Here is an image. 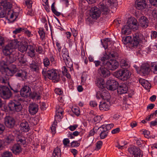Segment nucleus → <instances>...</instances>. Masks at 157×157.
<instances>
[{"label": "nucleus", "mask_w": 157, "mask_h": 157, "mask_svg": "<svg viewBox=\"0 0 157 157\" xmlns=\"http://www.w3.org/2000/svg\"><path fill=\"white\" fill-rule=\"evenodd\" d=\"M62 52V56L66 64L69 67H72L73 66L72 63L71 61H70V59L67 48H63Z\"/></svg>", "instance_id": "nucleus-11"}, {"label": "nucleus", "mask_w": 157, "mask_h": 157, "mask_svg": "<svg viewBox=\"0 0 157 157\" xmlns=\"http://www.w3.org/2000/svg\"><path fill=\"white\" fill-rule=\"evenodd\" d=\"M98 72L101 77L106 78L110 75V71L105 66H101L98 69Z\"/></svg>", "instance_id": "nucleus-14"}, {"label": "nucleus", "mask_w": 157, "mask_h": 157, "mask_svg": "<svg viewBox=\"0 0 157 157\" xmlns=\"http://www.w3.org/2000/svg\"><path fill=\"white\" fill-rule=\"evenodd\" d=\"M39 65L37 63L33 60L32 63L30 64L29 67L32 71L38 72L39 70Z\"/></svg>", "instance_id": "nucleus-31"}, {"label": "nucleus", "mask_w": 157, "mask_h": 157, "mask_svg": "<svg viewBox=\"0 0 157 157\" xmlns=\"http://www.w3.org/2000/svg\"><path fill=\"white\" fill-rule=\"evenodd\" d=\"M20 43L16 39L12 40L2 50L3 54L5 56H7L12 53V52L13 51H16L14 49L18 47Z\"/></svg>", "instance_id": "nucleus-5"}, {"label": "nucleus", "mask_w": 157, "mask_h": 157, "mask_svg": "<svg viewBox=\"0 0 157 157\" xmlns=\"http://www.w3.org/2000/svg\"><path fill=\"white\" fill-rule=\"evenodd\" d=\"M4 120L5 124L7 127L12 128L14 126L15 121L13 118L7 117L5 118Z\"/></svg>", "instance_id": "nucleus-20"}, {"label": "nucleus", "mask_w": 157, "mask_h": 157, "mask_svg": "<svg viewBox=\"0 0 157 157\" xmlns=\"http://www.w3.org/2000/svg\"><path fill=\"white\" fill-rule=\"evenodd\" d=\"M21 130L24 132H28L29 129V127L28 122L25 121L22 122L20 124Z\"/></svg>", "instance_id": "nucleus-28"}, {"label": "nucleus", "mask_w": 157, "mask_h": 157, "mask_svg": "<svg viewBox=\"0 0 157 157\" xmlns=\"http://www.w3.org/2000/svg\"><path fill=\"white\" fill-rule=\"evenodd\" d=\"M139 82L146 89H150L151 87V84L144 79H140L139 80Z\"/></svg>", "instance_id": "nucleus-30"}, {"label": "nucleus", "mask_w": 157, "mask_h": 157, "mask_svg": "<svg viewBox=\"0 0 157 157\" xmlns=\"http://www.w3.org/2000/svg\"><path fill=\"white\" fill-rule=\"evenodd\" d=\"M22 99L21 98L10 101L8 104V106L10 111L13 112H19L23 108L21 103Z\"/></svg>", "instance_id": "nucleus-4"}, {"label": "nucleus", "mask_w": 157, "mask_h": 157, "mask_svg": "<svg viewBox=\"0 0 157 157\" xmlns=\"http://www.w3.org/2000/svg\"><path fill=\"white\" fill-rule=\"evenodd\" d=\"M128 151L132 154V157H142V155L139 148H128Z\"/></svg>", "instance_id": "nucleus-18"}, {"label": "nucleus", "mask_w": 157, "mask_h": 157, "mask_svg": "<svg viewBox=\"0 0 157 157\" xmlns=\"http://www.w3.org/2000/svg\"><path fill=\"white\" fill-rule=\"evenodd\" d=\"M73 113L77 116H78L79 114V110L78 109L74 108L72 109Z\"/></svg>", "instance_id": "nucleus-62"}, {"label": "nucleus", "mask_w": 157, "mask_h": 157, "mask_svg": "<svg viewBox=\"0 0 157 157\" xmlns=\"http://www.w3.org/2000/svg\"><path fill=\"white\" fill-rule=\"evenodd\" d=\"M16 66L13 65L10 67H2L1 71L2 74L8 76H12L17 72L15 75L17 77L25 78L27 76V72L22 70L17 71Z\"/></svg>", "instance_id": "nucleus-2"}, {"label": "nucleus", "mask_w": 157, "mask_h": 157, "mask_svg": "<svg viewBox=\"0 0 157 157\" xmlns=\"http://www.w3.org/2000/svg\"><path fill=\"white\" fill-rule=\"evenodd\" d=\"M108 135V132H101L100 134V137L101 139H104Z\"/></svg>", "instance_id": "nucleus-55"}, {"label": "nucleus", "mask_w": 157, "mask_h": 157, "mask_svg": "<svg viewBox=\"0 0 157 157\" xmlns=\"http://www.w3.org/2000/svg\"><path fill=\"white\" fill-rule=\"evenodd\" d=\"M56 124L57 123H55V121H54L52 127H51V132L53 134H55L56 132V126L57 125Z\"/></svg>", "instance_id": "nucleus-45"}, {"label": "nucleus", "mask_w": 157, "mask_h": 157, "mask_svg": "<svg viewBox=\"0 0 157 157\" xmlns=\"http://www.w3.org/2000/svg\"><path fill=\"white\" fill-rule=\"evenodd\" d=\"M106 3L107 4L108 6H109V7L111 8L114 7V3L112 2L111 0H107V2Z\"/></svg>", "instance_id": "nucleus-56"}, {"label": "nucleus", "mask_w": 157, "mask_h": 157, "mask_svg": "<svg viewBox=\"0 0 157 157\" xmlns=\"http://www.w3.org/2000/svg\"><path fill=\"white\" fill-rule=\"evenodd\" d=\"M150 3L153 6L157 7V0H149Z\"/></svg>", "instance_id": "nucleus-61"}, {"label": "nucleus", "mask_w": 157, "mask_h": 157, "mask_svg": "<svg viewBox=\"0 0 157 157\" xmlns=\"http://www.w3.org/2000/svg\"><path fill=\"white\" fill-rule=\"evenodd\" d=\"M78 127V125L77 124H75L73 125L70 126L68 128L71 131H73L75 130Z\"/></svg>", "instance_id": "nucleus-58"}, {"label": "nucleus", "mask_w": 157, "mask_h": 157, "mask_svg": "<svg viewBox=\"0 0 157 157\" xmlns=\"http://www.w3.org/2000/svg\"><path fill=\"white\" fill-rule=\"evenodd\" d=\"M13 132L16 136V140L17 143L13 147H20L26 143V141L25 137L22 136L20 132L17 130L13 131Z\"/></svg>", "instance_id": "nucleus-7"}, {"label": "nucleus", "mask_w": 157, "mask_h": 157, "mask_svg": "<svg viewBox=\"0 0 157 157\" xmlns=\"http://www.w3.org/2000/svg\"><path fill=\"white\" fill-rule=\"evenodd\" d=\"M80 144L77 141H73L71 143V145L72 147H78Z\"/></svg>", "instance_id": "nucleus-53"}, {"label": "nucleus", "mask_w": 157, "mask_h": 157, "mask_svg": "<svg viewBox=\"0 0 157 157\" xmlns=\"http://www.w3.org/2000/svg\"><path fill=\"white\" fill-rule=\"evenodd\" d=\"M119 65V62L114 59L108 61L104 64V66L109 71L115 70L118 68Z\"/></svg>", "instance_id": "nucleus-10"}, {"label": "nucleus", "mask_w": 157, "mask_h": 157, "mask_svg": "<svg viewBox=\"0 0 157 157\" xmlns=\"http://www.w3.org/2000/svg\"><path fill=\"white\" fill-rule=\"evenodd\" d=\"M20 43L18 45V50L21 52L24 53V52L27 51V48H28V45L26 43L24 44L21 43V42H19Z\"/></svg>", "instance_id": "nucleus-32"}, {"label": "nucleus", "mask_w": 157, "mask_h": 157, "mask_svg": "<svg viewBox=\"0 0 157 157\" xmlns=\"http://www.w3.org/2000/svg\"><path fill=\"white\" fill-rule=\"evenodd\" d=\"M101 13V11L99 9L96 7H94L91 9L90 15L92 18L96 19L100 16Z\"/></svg>", "instance_id": "nucleus-15"}, {"label": "nucleus", "mask_w": 157, "mask_h": 157, "mask_svg": "<svg viewBox=\"0 0 157 157\" xmlns=\"http://www.w3.org/2000/svg\"><path fill=\"white\" fill-rule=\"evenodd\" d=\"M55 3H53L51 6V9L53 13L56 16H58L60 15V13L58 12L55 8Z\"/></svg>", "instance_id": "nucleus-42"}, {"label": "nucleus", "mask_w": 157, "mask_h": 157, "mask_svg": "<svg viewBox=\"0 0 157 157\" xmlns=\"http://www.w3.org/2000/svg\"><path fill=\"white\" fill-rule=\"evenodd\" d=\"M152 15L154 17H157V9L153 10L152 12Z\"/></svg>", "instance_id": "nucleus-64"}, {"label": "nucleus", "mask_w": 157, "mask_h": 157, "mask_svg": "<svg viewBox=\"0 0 157 157\" xmlns=\"http://www.w3.org/2000/svg\"><path fill=\"white\" fill-rule=\"evenodd\" d=\"M105 127L106 128V130H107L108 131L110 130L111 128H113V126L114 125L113 123L109 124H107L106 125H105Z\"/></svg>", "instance_id": "nucleus-54"}, {"label": "nucleus", "mask_w": 157, "mask_h": 157, "mask_svg": "<svg viewBox=\"0 0 157 157\" xmlns=\"http://www.w3.org/2000/svg\"><path fill=\"white\" fill-rule=\"evenodd\" d=\"M117 90L118 93L120 94L126 93L128 90V86L126 84H122L118 86Z\"/></svg>", "instance_id": "nucleus-25"}, {"label": "nucleus", "mask_w": 157, "mask_h": 157, "mask_svg": "<svg viewBox=\"0 0 157 157\" xmlns=\"http://www.w3.org/2000/svg\"><path fill=\"white\" fill-rule=\"evenodd\" d=\"M43 64L45 68H47V67L49 66L50 64V60L47 57H46L43 59Z\"/></svg>", "instance_id": "nucleus-43"}, {"label": "nucleus", "mask_w": 157, "mask_h": 157, "mask_svg": "<svg viewBox=\"0 0 157 157\" xmlns=\"http://www.w3.org/2000/svg\"><path fill=\"white\" fill-rule=\"evenodd\" d=\"M57 113H56L55 116V121L56 123H57V120L59 121L62 118V114L63 112V111H57Z\"/></svg>", "instance_id": "nucleus-35"}, {"label": "nucleus", "mask_w": 157, "mask_h": 157, "mask_svg": "<svg viewBox=\"0 0 157 157\" xmlns=\"http://www.w3.org/2000/svg\"><path fill=\"white\" fill-rule=\"evenodd\" d=\"M109 105L106 102H100L99 107L100 110L107 111L109 109Z\"/></svg>", "instance_id": "nucleus-33"}, {"label": "nucleus", "mask_w": 157, "mask_h": 157, "mask_svg": "<svg viewBox=\"0 0 157 157\" xmlns=\"http://www.w3.org/2000/svg\"><path fill=\"white\" fill-rule=\"evenodd\" d=\"M131 27L127 24L122 27L121 33L124 35H128L131 32Z\"/></svg>", "instance_id": "nucleus-29"}, {"label": "nucleus", "mask_w": 157, "mask_h": 157, "mask_svg": "<svg viewBox=\"0 0 157 157\" xmlns=\"http://www.w3.org/2000/svg\"><path fill=\"white\" fill-rule=\"evenodd\" d=\"M29 110V113L32 115H34L38 111V106L35 103H33L30 104Z\"/></svg>", "instance_id": "nucleus-23"}, {"label": "nucleus", "mask_w": 157, "mask_h": 157, "mask_svg": "<svg viewBox=\"0 0 157 157\" xmlns=\"http://www.w3.org/2000/svg\"><path fill=\"white\" fill-rule=\"evenodd\" d=\"M25 2L28 8H30L32 6V2L29 0H25Z\"/></svg>", "instance_id": "nucleus-50"}, {"label": "nucleus", "mask_w": 157, "mask_h": 157, "mask_svg": "<svg viewBox=\"0 0 157 157\" xmlns=\"http://www.w3.org/2000/svg\"><path fill=\"white\" fill-rule=\"evenodd\" d=\"M14 140V137L13 135L11 134L7 136L6 138L5 141L6 143L9 144L13 142Z\"/></svg>", "instance_id": "nucleus-39"}, {"label": "nucleus", "mask_w": 157, "mask_h": 157, "mask_svg": "<svg viewBox=\"0 0 157 157\" xmlns=\"http://www.w3.org/2000/svg\"><path fill=\"white\" fill-rule=\"evenodd\" d=\"M14 13L13 10L8 9L6 12L5 16H6L7 17L9 18L10 19L13 18L14 16Z\"/></svg>", "instance_id": "nucleus-37"}, {"label": "nucleus", "mask_w": 157, "mask_h": 157, "mask_svg": "<svg viewBox=\"0 0 157 157\" xmlns=\"http://www.w3.org/2000/svg\"><path fill=\"white\" fill-rule=\"evenodd\" d=\"M96 84L98 87L102 89L104 88L105 86L104 80L101 78L98 79Z\"/></svg>", "instance_id": "nucleus-34"}, {"label": "nucleus", "mask_w": 157, "mask_h": 157, "mask_svg": "<svg viewBox=\"0 0 157 157\" xmlns=\"http://www.w3.org/2000/svg\"><path fill=\"white\" fill-rule=\"evenodd\" d=\"M114 76L122 81H126L130 76L131 74L127 69L121 70L114 72Z\"/></svg>", "instance_id": "nucleus-6"}, {"label": "nucleus", "mask_w": 157, "mask_h": 157, "mask_svg": "<svg viewBox=\"0 0 157 157\" xmlns=\"http://www.w3.org/2000/svg\"><path fill=\"white\" fill-rule=\"evenodd\" d=\"M20 92L21 95L25 98L30 96L31 93L30 88L27 86H25L22 87Z\"/></svg>", "instance_id": "nucleus-19"}, {"label": "nucleus", "mask_w": 157, "mask_h": 157, "mask_svg": "<svg viewBox=\"0 0 157 157\" xmlns=\"http://www.w3.org/2000/svg\"><path fill=\"white\" fill-rule=\"evenodd\" d=\"M24 54H21L18 58L19 61L22 64H25L27 62L26 59L24 58Z\"/></svg>", "instance_id": "nucleus-40"}, {"label": "nucleus", "mask_w": 157, "mask_h": 157, "mask_svg": "<svg viewBox=\"0 0 157 157\" xmlns=\"http://www.w3.org/2000/svg\"><path fill=\"white\" fill-rule=\"evenodd\" d=\"M105 127V125L103 124V125H101L100 127L98 128V129H99L101 131V132H104V133H105V132L108 133V132H107L108 130H107L105 129L106 128Z\"/></svg>", "instance_id": "nucleus-46"}, {"label": "nucleus", "mask_w": 157, "mask_h": 157, "mask_svg": "<svg viewBox=\"0 0 157 157\" xmlns=\"http://www.w3.org/2000/svg\"><path fill=\"white\" fill-rule=\"evenodd\" d=\"M55 93L57 94L61 95L63 93V91L61 90L59 88H56L55 90Z\"/></svg>", "instance_id": "nucleus-59"}, {"label": "nucleus", "mask_w": 157, "mask_h": 157, "mask_svg": "<svg viewBox=\"0 0 157 157\" xmlns=\"http://www.w3.org/2000/svg\"><path fill=\"white\" fill-rule=\"evenodd\" d=\"M127 24L134 31L139 29L137 21L134 17H132L129 19L127 21Z\"/></svg>", "instance_id": "nucleus-17"}, {"label": "nucleus", "mask_w": 157, "mask_h": 157, "mask_svg": "<svg viewBox=\"0 0 157 157\" xmlns=\"http://www.w3.org/2000/svg\"><path fill=\"white\" fill-rule=\"evenodd\" d=\"M17 52L13 51L12 53H11L7 56L6 58V62L8 64H10L14 62L16 60Z\"/></svg>", "instance_id": "nucleus-21"}, {"label": "nucleus", "mask_w": 157, "mask_h": 157, "mask_svg": "<svg viewBox=\"0 0 157 157\" xmlns=\"http://www.w3.org/2000/svg\"><path fill=\"white\" fill-rule=\"evenodd\" d=\"M23 28H19L16 29L15 30L13 31V33L15 34H17L18 33H20L21 32H23Z\"/></svg>", "instance_id": "nucleus-52"}, {"label": "nucleus", "mask_w": 157, "mask_h": 157, "mask_svg": "<svg viewBox=\"0 0 157 157\" xmlns=\"http://www.w3.org/2000/svg\"><path fill=\"white\" fill-rule=\"evenodd\" d=\"M100 97L103 100H106L108 102L110 98L109 93L106 90H102L101 91H98L96 94V97L97 99H99Z\"/></svg>", "instance_id": "nucleus-12"}, {"label": "nucleus", "mask_w": 157, "mask_h": 157, "mask_svg": "<svg viewBox=\"0 0 157 157\" xmlns=\"http://www.w3.org/2000/svg\"><path fill=\"white\" fill-rule=\"evenodd\" d=\"M110 58H115L117 57V54L113 52H111L108 54Z\"/></svg>", "instance_id": "nucleus-49"}, {"label": "nucleus", "mask_w": 157, "mask_h": 157, "mask_svg": "<svg viewBox=\"0 0 157 157\" xmlns=\"http://www.w3.org/2000/svg\"><path fill=\"white\" fill-rule=\"evenodd\" d=\"M12 155L11 152L6 151L3 153L2 157H12Z\"/></svg>", "instance_id": "nucleus-47"}, {"label": "nucleus", "mask_w": 157, "mask_h": 157, "mask_svg": "<svg viewBox=\"0 0 157 157\" xmlns=\"http://www.w3.org/2000/svg\"><path fill=\"white\" fill-rule=\"evenodd\" d=\"M144 40V38L142 33H135L133 35V40L130 36H127L123 38L122 41L124 44H128L132 49L139 48V43Z\"/></svg>", "instance_id": "nucleus-1"}, {"label": "nucleus", "mask_w": 157, "mask_h": 157, "mask_svg": "<svg viewBox=\"0 0 157 157\" xmlns=\"http://www.w3.org/2000/svg\"><path fill=\"white\" fill-rule=\"evenodd\" d=\"M11 150L13 153L15 155H17L20 154L22 151L21 148H12Z\"/></svg>", "instance_id": "nucleus-41"}, {"label": "nucleus", "mask_w": 157, "mask_h": 157, "mask_svg": "<svg viewBox=\"0 0 157 157\" xmlns=\"http://www.w3.org/2000/svg\"><path fill=\"white\" fill-rule=\"evenodd\" d=\"M140 70L143 74L147 75L150 71L149 65L147 63L143 64L141 67Z\"/></svg>", "instance_id": "nucleus-26"}, {"label": "nucleus", "mask_w": 157, "mask_h": 157, "mask_svg": "<svg viewBox=\"0 0 157 157\" xmlns=\"http://www.w3.org/2000/svg\"><path fill=\"white\" fill-rule=\"evenodd\" d=\"M98 5V8L104 14H106L109 13V6H108L107 4H106V1L105 0L101 2Z\"/></svg>", "instance_id": "nucleus-16"}, {"label": "nucleus", "mask_w": 157, "mask_h": 157, "mask_svg": "<svg viewBox=\"0 0 157 157\" xmlns=\"http://www.w3.org/2000/svg\"><path fill=\"white\" fill-rule=\"evenodd\" d=\"M53 155L54 157H61V152L59 148H55L54 149Z\"/></svg>", "instance_id": "nucleus-36"}, {"label": "nucleus", "mask_w": 157, "mask_h": 157, "mask_svg": "<svg viewBox=\"0 0 157 157\" xmlns=\"http://www.w3.org/2000/svg\"><path fill=\"white\" fill-rule=\"evenodd\" d=\"M140 25L142 28H146L148 26L149 21L147 18L145 16H142L139 19Z\"/></svg>", "instance_id": "nucleus-24"}, {"label": "nucleus", "mask_w": 157, "mask_h": 157, "mask_svg": "<svg viewBox=\"0 0 157 157\" xmlns=\"http://www.w3.org/2000/svg\"><path fill=\"white\" fill-rule=\"evenodd\" d=\"M5 40L4 38L0 36V49L2 48L4 45Z\"/></svg>", "instance_id": "nucleus-48"}, {"label": "nucleus", "mask_w": 157, "mask_h": 157, "mask_svg": "<svg viewBox=\"0 0 157 157\" xmlns=\"http://www.w3.org/2000/svg\"><path fill=\"white\" fill-rule=\"evenodd\" d=\"M0 95L3 99H8L12 96V93L7 86H0Z\"/></svg>", "instance_id": "nucleus-8"}, {"label": "nucleus", "mask_w": 157, "mask_h": 157, "mask_svg": "<svg viewBox=\"0 0 157 157\" xmlns=\"http://www.w3.org/2000/svg\"><path fill=\"white\" fill-rule=\"evenodd\" d=\"M121 67L124 69H127L129 67V65L128 63L125 61H123L121 63Z\"/></svg>", "instance_id": "nucleus-44"}, {"label": "nucleus", "mask_w": 157, "mask_h": 157, "mask_svg": "<svg viewBox=\"0 0 157 157\" xmlns=\"http://www.w3.org/2000/svg\"><path fill=\"white\" fill-rule=\"evenodd\" d=\"M135 6L137 9L142 10L146 8L147 3L144 0H136L135 2Z\"/></svg>", "instance_id": "nucleus-22"}, {"label": "nucleus", "mask_w": 157, "mask_h": 157, "mask_svg": "<svg viewBox=\"0 0 157 157\" xmlns=\"http://www.w3.org/2000/svg\"><path fill=\"white\" fill-rule=\"evenodd\" d=\"M2 6L0 7V18L3 17L5 16L6 12L8 9L12 7L11 3L6 1H3L1 2Z\"/></svg>", "instance_id": "nucleus-9"}, {"label": "nucleus", "mask_w": 157, "mask_h": 157, "mask_svg": "<svg viewBox=\"0 0 157 157\" xmlns=\"http://www.w3.org/2000/svg\"><path fill=\"white\" fill-rule=\"evenodd\" d=\"M118 84V82L114 79H109L106 82L105 86L108 90L114 91L117 89Z\"/></svg>", "instance_id": "nucleus-13"}, {"label": "nucleus", "mask_w": 157, "mask_h": 157, "mask_svg": "<svg viewBox=\"0 0 157 157\" xmlns=\"http://www.w3.org/2000/svg\"><path fill=\"white\" fill-rule=\"evenodd\" d=\"M39 34L41 38H43L45 36V33L42 30H40L38 31Z\"/></svg>", "instance_id": "nucleus-57"}, {"label": "nucleus", "mask_w": 157, "mask_h": 157, "mask_svg": "<svg viewBox=\"0 0 157 157\" xmlns=\"http://www.w3.org/2000/svg\"><path fill=\"white\" fill-rule=\"evenodd\" d=\"M42 74L45 77H47L49 79L55 80V82H57L60 80L59 75L55 69H51L47 70V68H44L42 70Z\"/></svg>", "instance_id": "nucleus-3"}, {"label": "nucleus", "mask_w": 157, "mask_h": 157, "mask_svg": "<svg viewBox=\"0 0 157 157\" xmlns=\"http://www.w3.org/2000/svg\"><path fill=\"white\" fill-rule=\"evenodd\" d=\"M90 105L92 107H95L97 106L98 104L95 101H91L90 102Z\"/></svg>", "instance_id": "nucleus-63"}, {"label": "nucleus", "mask_w": 157, "mask_h": 157, "mask_svg": "<svg viewBox=\"0 0 157 157\" xmlns=\"http://www.w3.org/2000/svg\"><path fill=\"white\" fill-rule=\"evenodd\" d=\"M23 32H24L26 34L28 37H30L31 35H32V34H31V32L28 30L26 28H23Z\"/></svg>", "instance_id": "nucleus-51"}, {"label": "nucleus", "mask_w": 157, "mask_h": 157, "mask_svg": "<svg viewBox=\"0 0 157 157\" xmlns=\"http://www.w3.org/2000/svg\"><path fill=\"white\" fill-rule=\"evenodd\" d=\"M28 47L27 50L28 55L31 58L34 57L35 55L34 46L32 45H28Z\"/></svg>", "instance_id": "nucleus-27"}, {"label": "nucleus", "mask_w": 157, "mask_h": 157, "mask_svg": "<svg viewBox=\"0 0 157 157\" xmlns=\"http://www.w3.org/2000/svg\"><path fill=\"white\" fill-rule=\"evenodd\" d=\"M150 70L152 71L155 74H157V63H152L151 65Z\"/></svg>", "instance_id": "nucleus-38"}, {"label": "nucleus", "mask_w": 157, "mask_h": 157, "mask_svg": "<svg viewBox=\"0 0 157 157\" xmlns=\"http://www.w3.org/2000/svg\"><path fill=\"white\" fill-rule=\"evenodd\" d=\"M36 51L39 54H41L42 53L43 49L40 46H38L37 48L36 49Z\"/></svg>", "instance_id": "nucleus-60"}]
</instances>
